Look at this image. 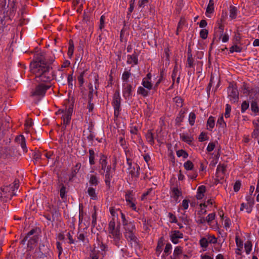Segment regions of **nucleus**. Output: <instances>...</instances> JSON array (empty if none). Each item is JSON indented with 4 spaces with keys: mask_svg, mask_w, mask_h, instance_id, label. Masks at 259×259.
I'll list each match as a JSON object with an SVG mask.
<instances>
[{
    "mask_svg": "<svg viewBox=\"0 0 259 259\" xmlns=\"http://www.w3.org/2000/svg\"><path fill=\"white\" fill-rule=\"evenodd\" d=\"M237 14V9L234 6H230V17L232 19L236 18Z\"/></svg>",
    "mask_w": 259,
    "mask_h": 259,
    "instance_id": "24",
    "label": "nucleus"
},
{
    "mask_svg": "<svg viewBox=\"0 0 259 259\" xmlns=\"http://www.w3.org/2000/svg\"><path fill=\"white\" fill-rule=\"evenodd\" d=\"M215 214L214 213H211L209 214L206 218V221L208 223H210L212 220L215 219Z\"/></svg>",
    "mask_w": 259,
    "mask_h": 259,
    "instance_id": "60",
    "label": "nucleus"
},
{
    "mask_svg": "<svg viewBox=\"0 0 259 259\" xmlns=\"http://www.w3.org/2000/svg\"><path fill=\"white\" fill-rule=\"evenodd\" d=\"M14 149L13 148H5L3 151V152L5 153V155H2L1 157L5 159L12 156L11 152Z\"/></svg>",
    "mask_w": 259,
    "mask_h": 259,
    "instance_id": "23",
    "label": "nucleus"
},
{
    "mask_svg": "<svg viewBox=\"0 0 259 259\" xmlns=\"http://www.w3.org/2000/svg\"><path fill=\"white\" fill-rule=\"evenodd\" d=\"M71 118V116H69V115H67L65 114L62 115L61 119L63 120V125H65V127L67 125L69 124Z\"/></svg>",
    "mask_w": 259,
    "mask_h": 259,
    "instance_id": "25",
    "label": "nucleus"
},
{
    "mask_svg": "<svg viewBox=\"0 0 259 259\" xmlns=\"http://www.w3.org/2000/svg\"><path fill=\"white\" fill-rule=\"evenodd\" d=\"M89 162L91 165L95 164V152L93 149L89 150Z\"/></svg>",
    "mask_w": 259,
    "mask_h": 259,
    "instance_id": "32",
    "label": "nucleus"
},
{
    "mask_svg": "<svg viewBox=\"0 0 259 259\" xmlns=\"http://www.w3.org/2000/svg\"><path fill=\"white\" fill-rule=\"evenodd\" d=\"M176 233H179V231H174L170 235L171 240L175 244H177L178 242V239L180 237L179 236H176Z\"/></svg>",
    "mask_w": 259,
    "mask_h": 259,
    "instance_id": "35",
    "label": "nucleus"
},
{
    "mask_svg": "<svg viewBox=\"0 0 259 259\" xmlns=\"http://www.w3.org/2000/svg\"><path fill=\"white\" fill-rule=\"evenodd\" d=\"M109 233L112 236L113 241L115 245L119 247L120 245V239L121 237V234L120 232V227L119 225L116 226V228L114 230H108Z\"/></svg>",
    "mask_w": 259,
    "mask_h": 259,
    "instance_id": "3",
    "label": "nucleus"
},
{
    "mask_svg": "<svg viewBox=\"0 0 259 259\" xmlns=\"http://www.w3.org/2000/svg\"><path fill=\"white\" fill-rule=\"evenodd\" d=\"M259 135V125H256V127H255L252 134L251 137L253 138H257L258 137Z\"/></svg>",
    "mask_w": 259,
    "mask_h": 259,
    "instance_id": "51",
    "label": "nucleus"
},
{
    "mask_svg": "<svg viewBox=\"0 0 259 259\" xmlns=\"http://www.w3.org/2000/svg\"><path fill=\"white\" fill-rule=\"evenodd\" d=\"M207 126L211 129L214 127V119L212 116H210L207 122Z\"/></svg>",
    "mask_w": 259,
    "mask_h": 259,
    "instance_id": "46",
    "label": "nucleus"
},
{
    "mask_svg": "<svg viewBox=\"0 0 259 259\" xmlns=\"http://www.w3.org/2000/svg\"><path fill=\"white\" fill-rule=\"evenodd\" d=\"M106 159L107 157L104 155H102L100 158L99 164L101 168L99 170V173L101 175H104L105 172V170H106L107 167L108 166L107 165V161Z\"/></svg>",
    "mask_w": 259,
    "mask_h": 259,
    "instance_id": "11",
    "label": "nucleus"
},
{
    "mask_svg": "<svg viewBox=\"0 0 259 259\" xmlns=\"http://www.w3.org/2000/svg\"><path fill=\"white\" fill-rule=\"evenodd\" d=\"M15 141L18 145H20L25 153L27 152V148L26 145L25 138L23 135H19L16 137Z\"/></svg>",
    "mask_w": 259,
    "mask_h": 259,
    "instance_id": "10",
    "label": "nucleus"
},
{
    "mask_svg": "<svg viewBox=\"0 0 259 259\" xmlns=\"http://www.w3.org/2000/svg\"><path fill=\"white\" fill-rule=\"evenodd\" d=\"M41 156V153L40 152L37 151L34 152L33 155V159L34 162L35 163L38 161L40 158Z\"/></svg>",
    "mask_w": 259,
    "mask_h": 259,
    "instance_id": "48",
    "label": "nucleus"
},
{
    "mask_svg": "<svg viewBox=\"0 0 259 259\" xmlns=\"http://www.w3.org/2000/svg\"><path fill=\"white\" fill-rule=\"evenodd\" d=\"M251 109L252 112L257 113L258 111L257 104L255 101H252L251 103Z\"/></svg>",
    "mask_w": 259,
    "mask_h": 259,
    "instance_id": "47",
    "label": "nucleus"
},
{
    "mask_svg": "<svg viewBox=\"0 0 259 259\" xmlns=\"http://www.w3.org/2000/svg\"><path fill=\"white\" fill-rule=\"evenodd\" d=\"M151 3V0H139L138 4V10L143 14L147 13L148 11L150 12Z\"/></svg>",
    "mask_w": 259,
    "mask_h": 259,
    "instance_id": "5",
    "label": "nucleus"
},
{
    "mask_svg": "<svg viewBox=\"0 0 259 259\" xmlns=\"http://www.w3.org/2000/svg\"><path fill=\"white\" fill-rule=\"evenodd\" d=\"M171 245L170 243H167L164 250V252L168 255L169 253L170 250L171 249Z\"/></svg>",
    "mask_w": 259,
    "mask_h": 259,
    "instance_id": "63",
    "label": "nucleus"
},
{
    "mask_svg": "<svg viewBox=\"0 0 259 259\" xmlns=\"http://www.w3.org/2000/svg\"><path fill=\"white\" fill-rule=\"evenodd\" d=\"M89 97L90 99L88 102V105L87 108H88L89 112H92V111L93 110V109H94V104L91 102H92L91 99L92 97V93L91 92L89 95Z\"/></svg>",
    "mask_w": 259,
    "mask_h": 259,
    "instance_id": "38",
    "label": "nucleus"
},
{
    "mask_svg": "<svg viewBox=\"0 0 259 259\" xmlns=\"http://www.w3.org/2000/svg\"><path fill=\"white\" fill-rule=\"evenodd\" d=\"M172 192V197L177 201L179 196H181L182 193L178 187H174L171 189Z\"/></svg>",
    "mask_w": 259,
    "mask_h": 259,
    "instance_id": "18",
    "label": "nucleus"
},
{
    "mask_svg": "<svg viewBox=\"0 0 259 259\" xmlns=\"http://www.w3.org/2000/svg\"><path fill=\"white\" fill-rule=\"evenodd\" d=\"M226 170V166L224 164L221 165L219 164L218 165L217 167V172L218 174H219L221 173L222 174H224L225 171Z\"/></svg>",
    "mask_w": 259,
    "mask_h": 259,
    "instance_id": "37",
    "label": "nucleus"
},
{
    "mask_svg": "<svg viewBox=\"0 0 259 259\" xmlns=\"http://www.w3.org/2000/svg\"><path fill=\"white\" fill-rule=\"evenodd\" d=\"M92 225L93 227H95L96 224H97V212L96 211L92 214Z\"/></svg>",
    "mask_w": 259,
    "mask_h": 259,
    "instance_id": "62",
    "label": "nucleus"
},
{
    "mask_svg": "<svg viewBox=\"0 0 259 259\" xmlns=\"http://www.w3.org/2000/svg\"><path fill=\"white\" fill-rule=\"evenodd\" d=\"M50 88V85L40 84L36 86L35 90L31 92V96L43 97L45 96L47 90Z\"/></svg>",
    "mask_w": 259,
    "mask_h": 259,
    "instance_id": "4",
    "label": "nucleus"
},
{
    "mask_svg": "<svg viewBox=\"0 0 259 259\" xmlns=\"http://www.w3.org/2000/svg\"><path fill=\"white\" fill-rule=\"evenodd\" d=\"M184 168L187 170H193L194 164L190 160H188L184 163Z\"/></svg>",
    "mask_w": 259,
    "mask_h": 259,
    "instance_id": "27",
    "label": "nucleus"
},
{
    "mask_svg": "<svg viewBox=\"0 0 259 259\" xmlns=\"http://www.w3.org/2000/svg\"><path fill=\"white\" fill-rule=\"evenodd\" d=\"M247 203H242L241 204L240 210H244V207L246 206V212L250 213L252 211V208L254 204V200L251 196L246 197Z\"/></svg>",
    "mask_w": 259,
    "mask_h": 259,
    "instance_id": "9",
    "label": "nucleus"
},
{
    "mask_svg": "<svg viewBox=\"0 0 259 259\" xmlns=\"http://www.w3.org/2000/svg\"><path fill=\"white\" fill-rule=\"evenodd\" d=\"M125 200L127 202H131V201H133V197L132 191L128 190L126 192Z\"/></svg>",
    "mask_w": 259,
    "mask_h": 259,
    "instance_id": "39",
    "label": "nucleus"
},
{
    "mask_svg": "<svg viewBox=\"0 0 259 259\" xmlns=\"http://www.w3.org/2000/svg\"><path fill=\"white\" fill-rule=\"evenodd\" d=\"M127 63L128 64H132L134 63V65H136L138 64V56L135 53L132 55L127 56Z\"/></svg>",
    "mask_w": 259,
    "mask_h": 259,
    "instance_id": "16",
    "label": "nucleus"
},
{
    "mask_svg": "<svg viewBox=\"0 0 259 259\" xmlns=\"http://www.w3.org/2000/svg\"><path fill=\"white\" fill-rule=\"evenodd\" d=\"M196 119V115L194 112H191L189 116V122L191 125H193Z\"/></svg>",
    "mask_w": 259,
    "mask_h": 259,
    "instance_id": "43",
    "label": "nucleus"
},
{
    "mask_svg": "<svg viewBox=\"0 0 259 259\" xmlns=\"http://www.w3.org/2000/svg\"><path fill=\"white\" fill-rule=\"evenodd\" d=\"M89 179V183L92 186H96L99 183V178L96 175H91Z\"/></svg>",
    "mask_w": 259,
    "mask_h": 259,
    "instance_id": "15",
    "label": "nucleus"
},
{
    "mask_svg": "<svg viewBox=\"0 0 259 259\" xmlns=\"http://www.w3.org/2000/svg\"><path fill=\"white\" fill-rule=\"evenodd\" d=\"M124 235L125 238L127 239V241L135 236L133 232H125L124 233Z\"/></svg>",
    "mask_w": 259,
    "mask_h": 259,
    "instance_id": "56",
    "label": "nucleus"
},
{
    "mask_svg": "<svg viewBox=\"0 0 259 259\" xmlns=\"http://www.w3.org/2000/svg\"><path fill=\"white\" fill-rule=\"evenodd\" d=\"M84 74V71L81 72L79 75L77 77V80L79 82L80 86H82L83 84L84 81H83V76Z\"/></svg>",
    "mask_w": 259,
    "mask_h": 259,
    "instance_id": "54",
    "label": "nucleus"
},
{
    "mask_svg": "<svg viewBox=\"0 0 259 259\" xmlns=\"http://www.w3.org/2000/svg\"><path fill=\"white\" fill-rule=\"evenodd\" d=\"M162 239H163V238L161 237L160 239V240L158 241L157 246L156 248V253H158V255L161 253V252L162 251V247L163 245V242Z\"/></svg>",
    "mask_w": 259,
    "mask_h": 259,
    "instance_id": "33",
    "label": "nucleus"
},
{
    "mask_svg": "<svg viewBox=\"0 0 259 259\" xmlns=\"http://www.w3.org/2000/svg\"><path fill=\"white\" fill-rule=\"evenodd\" d=\"M228 97L233 103L238 102L239 99V93L237 89L233 85H230L228 88Z\"/></svg>",
    "mask_w": 259,
    "mask_h": 259,
    "instance_id": "6",
    "label": "nucleus"
},
{
    "mask_svg": "<svg viewBox=\"0 0 259 259\" xmlns=\"http://www.w3.org/2000/svg\"><path fill=\"white\" fill-rule=\"evenodd\" d=\"M116 228L115 226V220L114 218H112V219L110 221L108 225V230H110L111 229L114 230Z\"/></svg>",
    "mask_w": 259,
    "mask_h": 259,
    "instance_id": "52",
    "label": "nucleus"
},
{
    "mask_svg": "<svg viewBox=\"0 0 259 259\" xmlns=\"http://www.w3.org/2000/svg\"><path fill=\"white\" fill-rule=\"evenodd\" d=\"M128 241L130 242L132 247L136 248L139 246V240L136 236L128 240Z\"/></svg>",
    "mask_w": 259,
    "mask_h": 259,
    "instance_id": "30",
    "label": "nucleus"
},
{
    "mask_svg": "<svg viewBox=\"0 0 259 259\" xmlns=\"http://www.w3.org/2000/svg\"><path fill=\"white\" fill-rule=\"evenodd\" d=\"M120 101L121 98L119 92L118 91H116L114 94L112 102V105L114 108H120Z\"/></svg>",
    "mask_w": 259,
    "mask_h": 259,
    "instance_id": "12",
    "label": "nucleus"
},
{
    "mask_svg": "<svg viewBox=\"0 0 259 259\" xmlns=\"http://www.w3.org/2000/svg\"><path fill=\"white\" fill-rule=\"evenodd\" d=\"M138 94L142 95L144 97H146L148 95V91L146 90L144 87H140L138 89Z\"/></svg>",
    "mask_w": 259,
    "mask_h": 259,
    "instance_id": "36",
    "label": "nucleus"
},
{
    "mask_svg": "<svg viewBox=\"0 0 259 259\" xmlns=\"http://www.w3.org/2000/svg\"><path fill=\"white\" fill-rule=\"evenodd\" d=\"M69 48L68 50L67 55L69 58H71L74 52V43L72 39L69 40Z\"/></svg>",
    "mask_w": 259,
    "mask_h": 259,
    "instance_id": "20",
    "label": "nucleus"
},
{
    "mask_svg": "<svg viewBox=\"0 0 259 259\" xmlns=\"http://www.w3.org/2000/svg\"><path fill=\"white\" fill-rule=\"evenodd\" d=\"M249 108V102L245 101L241 105V112H244Z\"/></svg>",
    "mask_w": 259,
    "mask_h": 259,
    "instance_id": "55",
    "label": "nucleus"
},
{
    "mask_svg": "<svg viewBox=\"0 0 259 259\" xmlns=\"http://www.w3.org/2000/svg\"><path fill=\"white\" fill-rule=\"evenodd\" d=\"M214 3L213 0H209L208 5L207 7L206 12L207 13L211 14L213 12L214 7H213Z\"/></svg>",
    "mask_w": 259,
    "mask_h": 259,
    "instance_id": "29",
    "label": "nucleus"
},
{
    "mask_svg": "<svg viewBox=\"0 0 259 259\" xmlns=\"http://www.w3.org/2000/svg\"><path fill=\"white\" fill-rule=\"evenodd\" d=\"M146 139L149 143L151 145H153L154 144V140L153 135L151 132V131H148L147 133L146 134Z\"/></svg>",
    "mask_w": 259,
    "mask_h": 259,
    "instance_id": "21",
    "label": "nucleus"
},
{
    "mask_svg": "<svg viewBox=\"0 0 259 259\" xmlns=\"http://www.w3.org/2000/svg\"><path fill=\"white\" fill-rule=\"evenodd\" d=\"M200 245L202 248H206L208 245V239L205 237L202 238L199 241Z\"/></svg>",
    "mask_w": 259,
    "mask_h": 259,
    "instance_id": "41",
    "label": "nucleus"
},
{
    "mask_svg": "<svg viewBox=\"0 0 259 259\" xmlns=\"http://www.w3.org/2000/svg\"><path fill=\"white\" fill-rule=\"evenodd\" d=\"M30 71L42 82H49L54 78L53 71L50 64L41 58H36L30 65Z\"/></svg>",
    "mask_w": 259,
    "mask_h": 259,
    "instance_id": "1",
    "label": "nucleus"
},
{
    "mask_svg": "<svg viewBox=\"0 0 259 259\" xmlns=\"http://www.w3.org/2000/svg\"><path fill=\"white\" fill-rule=\"evenodd\" d=\"M127 163L128 165V169L129 173L131 175L133 178H138L139 176L140 166L137 164H135L134 166L132 165L131 160L129 158H127Z\"/></svg>",
    "mask_w": 259,
    "mask_h": 259,
    "instance_id": "7",
    "label": "nucleus"
},
{
    "mask_svg": "<svg viewBox=\"0 0 259 259\" xmlns=\"http://www.w3.org/2000/svg\"><path fill=\"white\" fill-rule=\"evenodd\" d=\"M178 72V68L177 65L176 64L174 67V70L172 71V75H171V78L173 80V83L174 82L175 79L177 76Z\"/></svg>",
    "mask_w": 259,
    "mask_h": 259,
    "instance_id": "57",
    "label": "nucleus"
},
{
    "mask_svg": "<svg viewBox=\"0 0 259 259\" xmlns=\"http://www.w3.org/2000/svg\"><path fill=\"white\" fill-rule=\"evenodd\" d=\"M131 75L129 71H124L122 75V79L124 81H127Z\"/></svg>",
    "mask_w": 259,
    "mask_h": 259,
    "instance_id": "61",
    "label": "nucleus"
},
{
    "mask_svg": "<svg viewBox=\"0 0 259 259\" xmlns=\"http://www.w3.org/2000/svg\"><path fill=\"white\" fill-rule=\"evenodd\" d=\"M183 253L182 248L181 246H177L175 248L173 256L175 257L179 258Z\"/></svg>",
    "mask_w": 259,
    "mask_h": 259,
    "instance_id": "26",
    "label": "nucleus"
},
{
    "mask_svg": "<svg viewBox=\"0 0 259 259\" xmlns=\"http://www.w3.org/2000/svg\"><path fill=\"white\" fill-rule=\"evenodd\" d=\"M241 187V182L239 181H237L234 185V190L235 192H238Z\"/></svg>",
    "mask_w": 259,
    "mask_h": 259,
    "instance_id": "64",
    "label": "nucleus"
},
{
    "mask_svg": "<svg viewBox=\"0 0 259 259\" xmlns=\"http://www.w3.org/2000/svg\"><path fill=\"white\" fill-rule=\"evenodd\" d=\"M88 193L93 200L97 199V195L95 192V189L93 187H89L88 189Z\"/></svg>",
    "mask_w": 259,
    "mask_h": 259,
    "instance_id": "22",
    "label": "nucleus"
},
{
    "mask_svg": "<svg viewBox=\"0 0 259 259\" xmlns=\"http://www.w3.org/2000/svg\"><path fill=\"white\" fill-rule=\"evenodd\" d=\"M142 85L145 88H146L148 90H150L152 88V84L151 81L147 80V79H143Z\"/></svg>",
    "mask_w": 259,
    "mask_h": 259,
    "instance_id": "28",
    "label": "nucleus"
},
{
    "mask_svg": "<svg viewBox=\"0 0 259 259\" xmlns=\"http://www.w3.org/2000/svg\"><path fill=\"white\" fill-rule=\"evenodd\" d=\"M187 62L189 67H192L193 66L194 59L191 53H188Z\"/></svg>",
    "mask_w": 259,
    "mask_h": 259,
    "instance_id": "45",
    "label": "nucleus"
},
{
    "mask_svg": "<svg viewBox=\"0 0 259 259\" xmlns=\"http://www.w3.org/2000/svg\"><path fill=\"white\" fill-rule=\"evenodd\" d=\"M38 241V235H34L31 237L28 241L27 246L30 249L33 248L34 246H35Z\"/></svg>",
    "mask_w": 259,
    "mask_h": 259,
    "instance_id": "14",
    "label": "nucleus"
},
{
    "mask_svg": "<svg viewBox=\"0 0 259 259\" xmlns=\"http://www.w3.org/2000/svg\"><path fill=\"white\" fill-rule=\"evenodd\" d=\"M80 167L81 163H77L76 164L74 167L72 168L71 173L70 174V177L69 178L70 180L76 176V175L79 171V170L80 168Z\"/></svg>",
    "mask_w": 259,
    "mask_h": 259,
    "instance_id": "17",
    "label": "nucleus"
},
{
    "mask_svg": "<svg viewBox=\"0 0 259 259\" xmlns=\"http://www.w3.org/2000/svg\"><path fill=\"white\" fill-rule=\"evenodd\" d=\"M123 87V96L125 99H129L132 95V86L130 84L124 83Z\"/></svg>",
    "mask_w": 259,
    "mask_h": 259,
    "instance_id": "13",
    "label": "nucleus"
},
{
    "mask_svg": "<svg viewBox=\"0 0 259 259\" xmlns=\"http://www.w3.org/2000/svg\"><path fill=\"white\" fill-rule=\"evenodd\" d=\"M242 48L235 45L232 46L230 48V52L232 53L234 52L240 53L241 52Z\"/></svg>",
    "mask_w": 259,
    "mask_h": 259,
    "instance_id": "42",
    "label": "nucleus"
},
{
    "mask_svg": "<svg viewBox=\"0 0 259 259\" xmlns=\"http://www.w3.org/2000/svg\"><path fill=\"white\" fill-rule=\"evenodd\" d=\"M231 111V107L229 104L226 105V110L225 113V116L226 118H228L230 116V113Z\"/></svg>",
    "mask_w": 259,
    "mask_h": 259,
    "instance_id": "58",
    "label": "nucleus"
},
{
    "mask_svg": "<svg viewBox=\"0 0 259 259\" xmlns=\"http://www.w3.org/2000/svg\"><path fill=\"white\" fill-rule=\"evenodd\" d=\"M244 247L246 254H249L252 249V243L251 241H247L244 244Z\"/></svg>",
    "mask_w": 259,
    "mask_h": 259,
    "instance_id": "34",
    "label": "nucleus"
},
{
    "mask_svg": "<svg viewBox=\"0 0 259 259\" xmlns=\"http://www.w3.org/2000/svg\"><path fill=\"white\" fill-rule=\"evenodd\" d=\"M123 226L125 232H134V230H135V226L133 222H128Z\"/></svg>",
    "mask_w": 259,
    "mask_h": 259,
    "instance_id": "19",
    "label": "nucleus"
},
{
    "mask_svg": "<svg viewBox=\"0 0 259 259\" xmlns=\"http://www.w3.org/2000/svg\"><path fill=\"white\" fill-rule=\"evenodd\" d=\"M19 186V181L15 180L13 184L1 187L0 198L2 200L7 201L11 200L12 197L16 195V190H17Z\"/></svg>",
    "mask_w": 259,
    "mask_h": 259,
    "instance_id": "2",
    "label": "nucleus"
},
{
    "mask_svg": "<svg viewBox=\"0 0 259 259\" xmlns=\"http://www.w3.org/2000/svg\"><path fill=\"white\" fill-rule=\"evenodd\" d=\"M74 77L73 76V73L72 74L68 75L67 77V81L68 84L69 88L72 89L74 86H75L73 83Z\"/></svg>",
    "mask_w": 259,
    "mask_h": 259,
    "instance_id": "40",
    "label": "nucleus"
},
{
    "mask_svg": "<svg viewBox=\"0 0 259 259\" xmlns=\"http://www.w3.org/2000/svg\"><path fill=\"white\" fill-rule=\"evenodd\" d=\"M115 172V167L112 168L111 165H108L106 170H105V182L108 188L110 187V182L113 177Z\"/></svg>",
    "mask_w": 259,
    "mask_h": 259,
    "instance_id": "8",
    "label": "nucleus"
},
{
    "mask_svg": "<svg viewBox=\"0 0 259 259\" xmlns=\"http://www.w3.org/2000/svg\"><path fill=\"white\" fill-rule=\"evenodd\" d=\"M181 138L182 141L187 143L189 144H190L193 140V138L192 137L185 135L184 134L181 135Z\"/></svg>",
    "mask_w": 259,
    "mask_h": 259,
    "instance_id": "31",
    "label": "nucleus"
},
{
    "mask_svg": "<svg viewBox=\"0 0 259 259\" xmlns=\"http://www.w3.org/2000/svg\"><path fill=\"white\" fill-rule=\"evenodd\" d=\"M90 258L91 259H98L99 256L98 255V253L95 250V249L94 248L93 250H91V252L90 254Z\"/></svg>",
    "mask_w": 259,
    "mask_h": 259,
    "instance_id": "50",
    "label": "nucleus"
},
{
    "mask_svg": "<svg viewBox=\"0 0 259 259\" xmlns=\"http://www.w3.org/2000/svg\"><path fill=\"white\" fill-rule=\"evenodd\" d=\"M168 217L170 219V222L171 223H177V219L175 215L172 214L171 212H169L168 214Z\"/></svg>",
    "mask_w": 259,
    "mask_h": 259,
    "instance_id": "59",
    "label": "nucleus"
},
{
    "mask_svg": "<svg viewBox=\"0 0 259 259\" xmlns=\"http://www.w3.org/2000/svg\"><path fill=\"white\" fill-rule=\"evenodd\" d=\"M177 155L178 157L182 156L184 158H186L188 156V154L187 153V152L183 149L179 150L178 151H177Z\"/></svg>",
    "mask_w": 259,
    "mask_h": 259,
    "instance_id": "44",
    "label": "nucleus"
},
{
    "mask_svg": "<svg viewBox=\"0 0 259 259\" xmlns=\"http://www.w3.org/2000/svg\"><path fill=\"white\" fill-rule=\"evenodd\" d=\"M208 31L207 29H203L200 30V36L202 39H206L208 36Z\"/></svg>",
    "mask_w": 259,
    "mask_h": 259,
    "instance_id": "49",
    "label": "nucleus"
},
{
    "mask_svg": "<svg viewBox=\"0 0 259 259\" xmlns=\"http://www.w3.org/2000/svg\"><path fill=\"white\" fill-rule=\"evenodd\" d=\"M73 105L72 104H71L68 108L67 110H65L64 114L71 116L72 112H73Z\"/></svg>",
    "mask_w": 259,
    "mask_h": 259,
    "instance_id": "53",
    "label": "nucleus"
}]
</instances>
